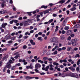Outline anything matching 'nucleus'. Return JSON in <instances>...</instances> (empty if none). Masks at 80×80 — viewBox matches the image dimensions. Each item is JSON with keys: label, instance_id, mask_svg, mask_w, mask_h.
Returning <instances> with one entry per match:
<instances>
[{"label": "nucleus", "instance_id": "nucleus-1", "mask_svg": "<svg viewBox=\"0 0 80 80\" xmlns=\"http://www.w3.org/2000/svg\"><path fill=\"white\" fill-rule=\"evenodd\" d=\"M32 20L29 19H28L27 21L25 22H24V23H23V25L24 27H26V26H27L28 25H29V24H28V23H32Z\"/></svg>", "mask_w": 80, "mask_h": 80}, {"label": "nucleus", "instance_id": "nucleus-2", "mask_svg": "<svg viewBox=\"0 0 80 80\" xmlns=\"http://www.w3.org/2000/svg\"><path fill=\"white\" fill-rule=\"evenodd\" d=\"M69 76H70V77H72L77 78H78V74L76 73H70Z\"/></svg>", "mask_w": 80, "mask_h": 80}, {"label": "nucleus", "instance_id": "nucleus-3", "mask_svg": "<svg viewBox=\"0 0 80 80\" xmlns=\"http://www.w3.org/2000/svg\"><path fill=\"white\" fill-rule=\"evenodd\" d=\"M50 42H55V43H57L58 42V41L56 38H52L50 39Z\"/></svg>", "mask_w": 80, "mask_h": 80}, {"label": "nucleus", "instance_id": "nucleus-4", "mask_svg": "<svg viewBox=\"0 0 80 80\" xmlns=\"http://www.w3.org/2000/svg\"><path fill=\"white\" fill-rule=\"evenodd\" d=\"M41 67V65L39 63H36L35 65V68H40Z\"/></svg>", "mask_w": 80, "mask_h": 80}, {"label": "nucleus", "instance_id": "nucleus-5", "mask_svg": "<svg viewBox=\"0 0 80 80\" xmlns=\"http://www.w3.org/2000/svg\"><path fill=\"white\" fill-rule=\"evenodd\" d=\"M49 68L50 67H49V66H48L46 67V68H45L44 67H43L42 68V70H45V71L47 72V71H48V68Z\"/></svg>", "mask_w": 80, "mask_h": 80}, {"label": "nucleus", "instance_id": "nucleus-6", "mask_svg": "<svg viewBox=\"0 0 80 80\" xmlns=\"http://www.w3.org/2000/svg\"><path fill=\"white\" fill-rule=\"evenodd\" d=\"M10 38H11V36L10 35H7L5 36V37L4 38V39L6 40H8L10 39Z\"/></svg>", "mask_w": 80, "mask_h": 80}, {"label": "nucleus", "instance_id": "nucleus-7", "mask_svg": "<svg viewBox=\"0 0 80 80\" xmlns=\"http://www.w3.org/2000/svg\"><path fill=\"white\" fill-rule=\"evenodd\" d=\"M6 67L8 68H9V69H10V68L12 67V65H11V64L8 62L6 65Z\"/></svg>", "mask_w": 80, "mask_h": 80}, {"label": "nucleus", "instance_id": "nucleus-8", "mask_svg": "<svg viewBox=\"0 0 80 80\" xmlns=\"http://www.w3.org/2000/svg\"><path fill=\"white\" fill-rule=\"evenodd\" d=\"M59 48V47H58V45L57 46H56L54 48H53L52 49V52H54V51H55V50L56 49H58Z\"/></svg>", "mask_w": 80, "mask_h": 80}, {"label": "nucleus", "instance_id": "nucleus-9", "mask_svg": "<svg viewBox=\"0 0 80 80\" xmlns=\"http://www.w3.org/2000/svg\"><path fill=\"white\" fill-rule=\"evenodd\" d=\"M6 2L5 1H3V2L2 3L1 6L2 8H3L4 6H6V4H5L6 3Z\"/></svg>", "mask_w": 80, "mask_h": 80}, {"label": "nucleus", "instance_id": "nucleus-10", "mask_svg": "<svg viewBox=\"0 0 80 80\" xmlns=\"http://www.w3.org/2000/svg\"><path fill=\"white\" fill-rule=\"evenodd\" d=\"M70 70H71L72 71V72H74L75 70V69L73 67H71L68 68Z\"/></svg>", "mask_w": 80, "mask_h": 80}, {"label": "nucleus", "instance_id": "nucleus-11", "mask_svg": "<svg viewBox=\"0 0 80 80\" xmlns=\"http://www.w3.org/2000/svg\"><path fill=\"white\" fill-rule=\"evenodd\" d=\"M26 79H32V78H35V77H31L30 76H27L26 77Z\"/></svg>", "mask_w": 80, "mask_h": 80}, {"label": "nucleus", "instance_id": "nucleus-12", "mask_svg": "<svg viewBox=\"0 0 80 80\" xmlns=\"http://www.w3.org/2000/svg\"><path fill=\"white\" fill-rule=\"evenodd\" d=\"M37 39L39 41H40V42L43 41V39H42V38L41 37H38Z\"/></svg>", "mask_w": 80, "mask_h": 80}, {"label": "nucleus", "instance_id": "nucleus-13", "mask_svg": "<svg viewBox=\"0 0 80 80\" xmlns=\"http://www.w3.org/2000/svg\"><path fill=\"white\" fill-rule=\"evenodd\" d=\"M30 42L31 43L32 45H35V42H34L33 40H31Z\"/></svg>", "mask_w": 80, "mask_h": 80}, {"label": "nucleus", "instance_id": "nucleus-14", "mask_svg": "<svg viewBox=\"0 0 80 80\" xmlns=\"http://www.w3.org/2000/svg\"><path fill=\"white\" fill-rule=\"evenodd\" d=\"M6 25H7V23H5L2 24V28H5Z\"/></svg>", "mask_w": 80, "mask_h": 80}, {"label": "nucleus", "instance_id": "nucleus-15", "mask_svg": "<svg viewBox=\"0 0 80 80\" xmlns=\"http://www.w3.org/2000/svg\"><path fill=\"white\" fill-rule=\"evenodd\" d=\"M53 64L54 65H56V66H58V65H59V64H58V63L57 62H53Z\"/></svg>", "mask_w": 80, "mask_h": 80}, {"label": "nucleus", "instance_id": "nucleus-16", "mask_svg": "<svg viewBox=\"0 0 80 80\" xmlns=\"http://www.w3.org/2000/svg\"><path fill=\"white\" fill-rule=\"evenodd\" d=\"M65 0H62L61 1H59V2L58 3H56V4H57V3H63L64 2H65Z\"/></svg>", "mask_w": 80, "mask_h": 80}, {"label": "nucleus", "instance_id": "nucleus-17", "mask_svg": "<svg viewBox=\"0 0 80 80\" xmlns=\"http://www.w3.org/2000/svg\"><path fill=\"white\" fill-rule=\"evenodd\" d=\"M7 48H4L1 50L0 53L3 52L4 51H7Z\"/></svg>", "mask_w": 80, "mask_h": 80}, {"label": "nucleus", "instance_id": "nucleus-18", "mask_svg": "<svg viewBox=\"0 0 80 80\" xmlns=\"http://www.w3.org/2000/svg\"><path fill=\"white\" fill-rule=\"evenodd\" d=\"M38 63H40H40H42V64L43 63H44V62H43V61H42L40 59H39V60H38Z\"/></svg>", "mask_w": 80, "mask_h": 80}, {"label": "nucleus", "instance_id": "nucleus-19", "mask_svg": "<svg viewBox=\"0 0 80 80\" xmlns=\"http://www.w3.org/2000/svg\"><path fill=\"white\" fill-rule=\"evenodd\" d=\"M70 10L72 12H73V11H74V10H76V8L73 7L70 9Z\"/></svg>", "mask_w": 80, "mask_h": 80}, {"label": "nucleus", "instance_id": "nucleus-20", "mask_svg": "<svg viewBox=\"0 0 80 80\" xmlns=\"http://www.w3.org/2000/svg\"><path fill=\"white\" fill-rule=\"evenodd\" d=\"M72 33V30H69L68 31V35H70Z\"/></svg>", "mask_w": 80, "mask_h": 80}, {"label": "nucleus", "instance_id": "nucleus-21", "mask_svg": "<svg viewBox=\"0 0 80 80\" xmlns=\"http://www.w3.org/2000/svg\"><path fill=\"white\" fill-rule=\"evenodd\" d=\"M49 11L48 10H47L46 11H44L43 12V13L44 15H45V14H47V13H49Z\"/></svg>", "mask_w": 80, "mask_h": 80}, {"label": "nucleus", "instance_id": "nucleus-22", "mask_svg": "<svg viewBox=\"0 0 80 80\" xmlns=\"http://www.w3.org/2000/svg\"><path fill=\"white\" fill-rule=\"evenodd\" d=\"M58 53V52L57 51H55L54 52L52 53V55H57Z\"/></svg>", "mask_w": 80, "mask_h": 80}, {"label": "nucleus", "instance_id": "nucleus-23", "mask_svg": "<svg viewBox=\"0 0 80 80\" xmlns=\"http://www.w3.org/2000/svg\"><path fill=\"white\" fill-rule=\"evenodd\" d=\"M8 63L10 64H12V63H13L14 62L13 61H12V60H10L8 62Z\"/></svg>", "mask_w": 80, "mask_h": 80}, {"label": "nucleus", "instance_id": "nucleus-24", "mask_svg": "<svg viewBox=\"0 0 80 80\" xmlns=\"http://www.w3.org/2000/svg\"><path fill=\"white\" fill-rule=\"evenodd\" d=\"M60 38L61 40H63L65 38V37L63 35H61L60 37Z\"/></svg>", "mask_w": 80, "mask_h": 80}, {"label": "nucleus", "instance_id": "nucleus-25", "mask_svg": "<svg viewBox=\"0 0 80 80\" xmlns=\"http://www.w3.org/2000/svg\"><path fill=\"white\" fill-rule=\"evenodd\" d=\"M58 26H57L56 27V29L55 30V32H57L58 30Z\"/></svg>", "mask_w": 80, "mask_h": 80}, {"label": "nucleus", "instance_id": "nucleus-26", "mask_svg": "<svg viewBox=\"0 0 80 80\" xmlns=\"http://www.w3.org/2000/svg\"><path fill=\"white\" fill-rule=\"evenodd\" d=\"M72 50V48L70 47H68L67 48V50L68 51H70V50Z\"/></svg>", "mask_w": 80, "mask_h": 80}, {"label": "nucleus", "instance_id": "nucleus-27", "mask_svg": "<svg viewBox=\"0 0 80 80\" xmlns=\"http://www.w3.org/2000/svg\"><path fill=\"white\" fill-rule=\"evenodd\" d=\"M48 7V6H45L44 5H43L41 6V8H43L45 9L47 8Z\"/></svg>", "mask_w": 80, "mask_h": 80}, {"label": "nucleus", "instance_id": "nucleus-28", "mask_svg": "<svg viewBox=\"0 0 80 80\" xmlns=\"http://www.w3.org/2000/svg\"><path fill=\"white\" fill-rule=\"evenodd\" d=\"M25 35H30V33L29 32H27L25 33Z\"/></svg>", "mask_w": 80, "mask_h": 80}, {"label": "nucleus", "instance_id": "nucleus-29", "mask_svg": "<svg viewBox=\"0 0 80 80\" xmlns=\"http://www.w3.org/2000/svg\"><path fill=\"white\" fill-rule=\"evenodd\" d=\"M69 28V27L68 26H66L64 28V29L66 30H68Z\"/></svg>", "mask_w": 80, "mask_h": 80}, {"label": "nucleus", "instance_id": "nucleus-30", "mask_svg": "<svg viewBox=\"0 0 80 80\" xmlns=\"http://www.w3.org/2000/svg\"><path fill=\"white\" fill-rule=\"evenodd\" d=\"M23 23H24V22H20L19 23L20 26H21V27H22V26H23Z\"/></svg>", "mask_w": 80, "mask_h": 80}, {"label": "nucleus", "instance_id": "nucleus-31", "mask_svg": "<svg viewBox=\"0 0 80 80\" xmlns=\"http://www.w3.org/2000/svg\"><path fill=\"white\" fill-rule=\"evenodd\" d=\"M29 68H30L31 69H32V68H33V66H32V63H31L30 64Z\"/></svg>", "mask_w": 80, "mask_h": 80}, {"label": "nucleus", "instance_id": "nucleus-32", "mask_svg": "<svg viewBox=\"0 0 80 80\" xmlns=\"http://www.w3.org/2000/svg\"><path fill=\"white\" fill-rule=\"evenodd\" d=\"M53 21V19H52L49 20V21L48 22L49 23H51V22H52Z\"/></svg>", "mask_w": 80, "mask_h": 80}, {"label": "nucleus", "instance_id": "nucleus-33", "mask_svg": "<svg viewBox=\"0 0 80 80\" xmlns=\"http://www.w3.org/2000/svg\"><path fill=\"white\" fill-rule=\"evenodd\" d=\"M43 60H44V61L48 60V58L44 57L43 58Z\"/></svg>", "mask_w": 80, "mask_h": 80}, {"label": "nucleus", "instance_id": "nucleus-34", "mask_svg": "<svg viewBox=\"0 0 80 80\" xmlns=\"http://www.w3.org/2000/svg\"><path fill=\"white\" fill-rule=\"evenodd\" d=\"M80 59H79L78 60L77 62V65H80Z\"/></svg>", "mask_w": 80, "mask_h": 80}, {"label": "nucleus", "instance_id": "nucleus-35", "mask_svg": "<svg viewBox=\"0 0 80 80\" xmlns=\"http://www.w3.org/2000/svg\"><path fill=\"white\" fill-rule=\"evenodd\" d=\"M72 45L73 46H76V42H73L72 43Z\"/></svg>", "mask_w": 80, "mask_h": 80}, {"label": "nucleus", "instance_id": "nucleus-36", "mask_svg": "<svg viewBox=\"0 0 80 80\" xmlns=\"http://www.w3.org/2000/svg\"><path fill=\"white\" fill-rule=\"evenodd\" d=\"M27 48V47L26 45H24L22 47V48L23 49H26V48Z\"/></svg>", "mask_w": 80, "mask_h": 80}, {"label": "nucleus", "instance_id": "nucleus-37", "mask_svg": "<svg viewBox=\"0 0 80 80\" xmlns=\"http://www.w3.org/2000/svg\"><path fill=\"white\" fill-rule=\"evenodd\" d=\"M7 71V67H5L3 69V72H5Z\"/></svg>", "mask_w": 80, "mask_h": 80}, {"label": "nucleus", "instance_id": "nucleus-38", "mask_svg": "<svg viewBox=\"0 0 80 80\" xmlns=\"http://www.w3.org/2000/svg\"><path fill=\"white\" fill-rule=\"evenodd\" d=\"M2 11H3V13H2V14H4V13H7V11L5 10H3Z\"/></svg>", "mask_w": 80, "mask_h": 80}, {"label": "nucleus", "instance_id": "nucleus-39", "mask_svg": "<svg viewBox=\"0 0 80 80\" xmlns=\"http://www.w3.org/2000/svg\"><path fill=\"white\" fill-rule=\"evenodd\" d=\"M52 16L54 17H57V14L54 13L52 14Z\"/></svg>", "mask_w": 80, "mask_h": 80}, {"label": "nucleus", "instance_id": "nucleus-40", "mask_svg": "<svg viewBox=\"0 0 80 80\" xmlns=\"http://www.w3.org/2000/svg\"><path fill=\"white\" fill-rule=\"evenodd\" d=\"M15 38H16V37H12L11 38V40H15Z\"/></svg>", "mask_w": 80, "mask_h": 80}, {"label": "nucleus", "instance_id": "nucleus-41", "mask_svg": "<svg viewBox=\"0 0 80 80\" xmlns=\"http://www.w3.org/2000/svg\"><path fill=\"white\" fill-rule=\"evenodd\" d=\"M62 48H58V52H60V51H62Z\"/></svg>", "mask_w": 80, "mask_h": 80}, {"label": "nucleus", "instance_id": "nucleus-42", "mask_svg": "<svg viewBox=\"0 0 80 80\" xmlns=\"http://www.w3.org/2000/svg\"><path fill=\"white\" fill-rule=\"evenodd\" d=\"M15 66H13L11 68V70H15Z\"/></svg>", "mask_w": 80, "mask_h": 80}, {"label": "nucleus", "instance_id": "nucleus-43", "mask_svg": "<svg viewBox=\"0 0 80 80\" xmlns=\"http://www.w3.org/2000/svg\"><path fill=\"white\" fill-rule=\"evenodd\" d=\"M65 73H63L62 74V77H65Z\"/></svg>", "mask_w": 80, "mask_h": 80}, {"label": "nucleus", "instance_id": "nucleus-44", "mask_svg": "<svg viewBox=\"0 0 80 80\" xmlns=\"http://www.w3.org/2000/svg\"><path fill=\"white\" fill-rule=\"evenodd\" d=\"M13 21H14V20H12V21H10L9 22L10 24H12V23H13Z\"/></svg>", "mask_w": 80, "mask_h": 80}, {"label": "nucleus", "instance_id": "nucleus-45", "mask_svg": "<svg viewBox=\"0 0 80 80\" xmlns=\"http://www.w3.org/2000/svg\"><path fill=\"white\" fill-rule=\"evenodd\" d=\"M33 56H32V55L30 56L29 57V59H30V60H32V58H33Z\"/></svg>", "mask_w": 80, "mask_h": 80}, {"label": "nucleus", "instance_id": "nucleus-46", "mask_svg": "<svg viewBox=\"0 0 80 80\" xmlns=\"http://www.w3.org/2000/svg\"><path fill=\"white\" fill-rule=\"evenodd\" d=\"M33 28V27L31 26L30 27L29 30H32Z\"/></svg>", "mask_w": 80, "mask_h": 80}, {"label": "nucleus", "instance_id": "nucleus-47", "mask_svg": "<svg viewBox=\"0 0 80 80\" xmlns=\"http://www.w3.org/2000/svg\"><path fill=\"white\" fill-rule=\"evenodd\" d=\"M10 3H11V4H12V5H13V1H12V0H10Z\"/></svg>", "mask_w": 80, "mask_h": 80}, {"label": "nucleus", "instance_id": "nucleus-48", "mask_svg": "<svg viewBox=\"0 0 80 80\" xmlns=\"http://www.w3.org/2000/svg\"><path fill=\"white\" fill-rule=\"evenodd\" d=\"M31 13H33V14H35V13H37V11H34L33 12H31Z\"/></svg>", "mask_w": 80, "mask_h": 80}, {"label": "nucleus", "instance_id": "nucleus-49", "mask_svg": "<svg viewBox=\"0 0 80 80\" xmlns=\"http://www.w3.org/2000/svg\"><path fill=\"white\" fill-rule=\"evenodd\" d=\"M38 35L40 36H41L42 35V32H40L38 33Z\"/></svg>", "mask_w": 80, "mask_h": 80}, {"label": "nucleus", "instance_id": "nucleus-50", "mask_svg": "<svg viewBox=\"0 0 80 80\" xmlns=\"http://www.w3.org/2000/svg\"><path fill=\"white\" fill-rule=\"evenodd\" d=\"M22 37H23V35H22V34H20L19 37H18V38H22Z\"/></svg>", "mask_w": 80, "mask_h": 80}, {"label": "nucleus", "instance_id": "nucleus-51", "mask_svg": "<svg viewBox=\"0 0 80 80\" xmlns=\"http://www.w3.org/2000/svg\"><path fill=\"white\" fill-rule=\"evenodd\" d=\"M48 60L49 61H52V59L50 58H48Z\"/></svg>", "mask_w": 80, "mask_h": 80}, {"label": "nucleus", "instance_id": "nucleus-52", "mask_svg": "<svg viewBox=\"0 0 80 80\" xmlns=\"http://www.w3.org/2000/svg\"><path fill=\"white\" fill-rule=\"evenodd\" d=\"M19 57V54H18L14 57L15 58H17Z\"/></svg>", "mask_w": 80, "mask_h": 80}, {"label": "nucleus", "instance_id": "nucleus-53", "mask_svg": "<svg viewBox=\"0 0 80 80\" xmlns=\"http://www.w3.org/2000/svg\"><path fill=\"white\" fill-rule=\"evenodd\" d=\"M12 42H13V41H9L8 42V43H12Z\"/></svg>", "mask_w": 80, "mask_h": 80}, {"label": "nucleus", "instance_id": "nucleus-54", "mask_svg": "<svg viewBox=\"0 0 80 80\" xmlns=\"http://www.w3.org/2000/svg\"><path fill=\"white\" fill-rule=\"evenodd\" d=\"M79 25L78 24H77V25H76L75 26V28H78V27H79Z\"/></svg>", "mask_w": 80, "mask_h": 80}, {"label": "nucleus", "instance_id": "nucleus-55", "mask_svg": "<svg viewBox=\"0 0 80 80\" xmlns=\"http://www.w3.org/2000/svg\"><path fill=\"white\" fill-rule=\"evenodd\" d=\"M7 73L10 74V70L8 69L7 70Z\"/></svg>", "mask_w": 80, "mask_h": 80}, {"label": "nucleus", "instance_id": "nucleus-56", "mask_svg": "<svg viewBox=\"0 0 80 80\" xmlns=\"http://www.w3.org/2000/svg\"><path fill=\"white\" fill-rule=\"evenodd\" d=\"M35 59H32V60H31V62H32V63H34V62H35Z\"/></svg>", "mask_w": 80, "mask_h": 80}, {"label": "nucleus", "instance_id": "nucleus-57", "mask_svg": "<svg viewBox=\"0 0 80 80\" xmlns=\"http://www.w3.org/2000/svg\"><path fill=\"white\" fill-rule=\"evenodd\" d=\"M62 34H65V31L64 30H62Z\"/></svg>", "mask_w": 80, "mask_h": 80}, {"label": "nucleus", "instance_id": "nucleus-58", "mask_svg": "<svg viewBox=\"0 0 80 80\" xmlns=\"http://www.w3.org/2000/svg\"><path fill=\"white\" fill-rule=\"evenodd\" d=\"M66 50V47H63L62 48V50Z\"/></svg>", "mask_w": 80, "mask_h": 80}, {"label": "nucleus", "instance_id": "nucleus-59", "mask_svg": "<svg viewBox=\"0 0 80 80\" xmlns=\"http://www.w3.org/2000/svg\"><path fill=\"white\" fill-rule=\"evenodd\" d=\"M40 74L41 75H45V72H41Z\"/></svg>", "mask_w": 80, "mask_h": 80}, {"label": "nucleus", "instance_id": "nucleus-60", "mask_svg": "<svg viewBox=\"0 0 80 80\" xmlns=\"http://www.w3.org/2000/svg\"><path fill=\"white\" fill-rule=\"evenodd\" d=\"M37 22H39L40 21V19L39 18H37Z\"/></svg>", "mask_w": 80, "mask_h": 80}, {"label": "nucleus", "instance_id": "nucleus-61", "mask_svg": "<svg viewBox=\"0 0 80 80\" xmlns=\"http://www.w3.org/2000/svg\"><path fill=\"white\" fill-rule=\"evenodd\" d=\"M71 40V37L69 36L68 38V40Z\"/></svg>", "mask_w": 80, "mask_h": 80}, {"label": "nucleus", "instance_id": "nucleus-62", "mask_svg": "<svg viewBox=\"0 0 80 80\" xmlns=\"http://www.w3.org/2000/svg\"><path fill=\"white\" fill-rule=\"evenodd\" d=\"M13 22H14L15 23H17V22H18V20H14Z\"/></svg>", "mask_w": 80, "mask_h": 80}, {"label": "nucleus", "instance_id": "nucleus-63", "mask_svg": "<svg viewBox=\"0 0 80 80\" xmlns=\"http://www.w3.org/2000/svg\"><path fill=\"white\" fill-rule=\"evenodd\" d=\"M50 70H53V68L52 67H50L49 68Z\"/></svg>", "mask_w": 80, "mask_h": 80}, {"label": "nucleus", "instance_id": "nucleus-64", "mask_svg": "<svg viewBox=\"0 0 80 80\" xmlns=\"http://www.w3.org/2000/svg\"><path fill=\"white\" fill-rule=\"evenodd\" d=\"M16 66H20V63H18L15 65Z\"/></svg>", "mask_w": 80, "mask_h": 80}]
</instances>
